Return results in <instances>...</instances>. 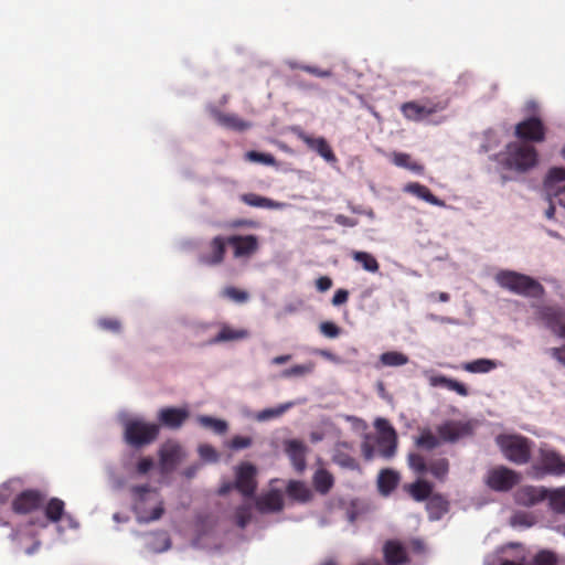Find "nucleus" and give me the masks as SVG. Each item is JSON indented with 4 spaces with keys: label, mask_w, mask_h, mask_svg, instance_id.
<instances>
[{
    "label": "nucleus",
    "mask_w": 565,
    "mask_h": 565,
    "mask_svg": "<svg viewBox=\"0 0 565 565\" xmlns=\"http://www.w3.org/2000/svg\"><path fill=\"white\" fill-rule=\"evenodd\" d=\"M494 280L501 288L515 295L540 298L544 294V287L537 280L514 270H500Z\"/></svg>",
    "instance_id": "1"
},
{
    "label": "nucleus",
    "mask_w": 565,
    "mask_h": 565,
    "mask_svg": "<svg viewBox=\"0 0 565 565\" xmlns=\"http://www.w3.org/2000/svg\"><path fill=\"white\" fill-rule=\"evenodd\" d=\"M501 157V163L505 168L518 172H526L536 166L539 154L534 146L513 141L507 145Z\"/></svg>",
    "instance_id": "2"
},
{
    "label": "nucleus",
    "mask_w": 565,
    "mask_h": 565,
    "mask_svg": "<svg viewBox=\"0 0 565 565\" xmlns=\"http://www.w3.org/2000/svg\"><path fill=\"white\" fill-rule=\"evenodd\" d=\"M497 445L505 459L515 465H525L531 459L533 441L521 435H499Z\"/></svg>",
    "instance_id": "3"
},
{
    "label": "nucleus",
    "mask_w": 565,
    "mask_h": 565,
    "mask_svg": "<svg viewBox=\"0 0 565 565\" xmlns=\"http://www.w3.org/2000/svg\"><path fill=\"white\" fill-rule=\"evenodd\" d=\"M159 435V426L143 420H129L125 425V440L135 448L151 444Z\"/></svg>",
    "instance_id": "4"
},
{
    "label": "nucleus",
    "mask_w": 565,
    "mask_h": 565,
    "mask_svg": "<svg viewBox=\"0 0 565 565\" xmlns=\"http://www.w3.org/2000/svg\"><path fill=\"white\" fill-rule=\"evenodd\" d=\"M407 463L417 476L423 477L429 472L439 481H445L449 472V461L447 458L433 459L427 463L423 455L411 452L407 456Z\"/></svg>",
    "instance_id": "5"
},
{
    "label": "nucleus",
    "mask_w": 565,
    "mask_h": 565,
    "mask_svg": "<svg viewBox=\"0 0 565 565\" xmlns=\"http://www.w3.org/2000/svg\"><path fill=\"white\" fill-rule=\"evenodd\" d=\"M532 475L534 478H543L546 475L564 476L565 459L552 449L541 448L537 460L532 465Z\"/></svg>",
    "instance_id": "6"
},
{
    "label": "nucleus",
    "mask_w": 565,
    "mask_h": 565,
    "mask_svg": "<svg viewBox=\"0 0 565 565\" xmlns=\"http://www.w3.org/2000/svg\"><path fill=\"white\" fill-rule=\"evenodd\" d=\"M546 126L539 116H530L518 122L514 128V136L524 143L543 142L546 138Z\"/></svg>",
    "instance_id": "7"
},
{
    "label": "nucleus",
    "mask_w": 565,
    "mask_h": 565,
    "mask_svg": "<svg viewBox=\"0 0 565 565\" xmlns=\"http://www.w3.org/2000/svg\"><path fill=\"white\" fill-rule=\"evenodd\" d=\"M447 104L443 102L425 100L419 103L416 100L403 103L399 107L403 116L411 121H423L424 119L446 109Z\"/></svg>",
    "instance_id": "8"
},
{
    "label": "nucleus",
    "mask_w": 565,
    "mask_h": 565,
    "mask_svg": "<svg viewBox=\"0 0 565 565\" xmlns=\"http://www.w3.org/2000/svg\"><path fill=\"white\" fill-rule=\"evenodd\" d=\"M520 479L521 477L516 471L504 466H499L489 470L486 483L494 491L507 492L516 486Z\"/></svg>",
    "instance_id": "9"
},
{
    "label": "nucleus",
    "mask_w": 565,
    "mask_h": 565,
    "mask_svg": "<svg viewBox=\"0 0 565 565\" xmlns=\"http://www.w3.org/2000/svg\"><path fill=\"white\" fill-rule=\"evenodd\" d=\"M544 190L548 200H556L565 207V168L550 169L544 180Z\"/></svg>",
    "instance_id": "10"
},
{
    "label": "nucleus",
    "mask_w": 565,
    "mask_h": 565,
    "mask_svg": "<svg viewBox=\"0 0 565 565\" xmlns=\"http://www.w3.org/2000/svg\"><path fill=\"white\" fill-rule=\"evenodd\" d=\"M376 427L380 430L376 440L377 451L382 457L390 459L395 455L397 448L396 431L385 419H377Z\"/></svg>",
    "instance_id": "11"
},
{
    "label": "nucleus",
    "mask_w": 565,
    "mask_h": 565,
    "mask_svg": "<svg viewBox=\"0 0 565 565\" xmlns=\"http://www.w3.org/2000/svg\"><path fill=\"white\" fill-rule=\"evenodd\" d=\"M256 467L249 462H243L236 468L235 488L246 498H252L257 488Z\"/></svg>",
    "instance_id": "12"
},
{
    "label": "nucleus",
    "mask_w": 565,
    "mask_h": 565,
    "mask_svg": "<svg viewBox=\"0 0 565 565\" xmlns=\"http://www.w3.org/2000/svg\"><path fill=\"white\" fill-rule=\"evenodd\" d=\"M227 244L233 249L234 258H249L259 249V238L256 235H231Z\"/></svg>",
    "instance_id": "13"
},
{
    "label": "nucleus",
    "mask_w": 565,
    "mask_h": 565,
    "mask_svg": "<svg viewBox=\"0 0 565 565\" xmlns=\"http://www.w3.org/2000/svg\"><path fill=\"white\" fill-rule=\"evenodd\" d=\"M536 317L547 329L557 337H562L565 331V312L556 306H542L536 311Z\"/></svg>",
    "instance_id": "14"
},
{
    "label": "nucleus",
    "mask_w": 565,
    "mask_h": 565,
    "mask_svg": "<svg viewBox=\"0 0 565 565\" xmlns=\"http://www.w3.org/2000/svg\"><path fill=\"white\" fill-rule=\"evenodd\" d=\"M45 495L39 490L22 491L12 502L14 512L25 514L43 507Z\"/></svg>",
    "instance_id": "15"
},
{
    "label": "nucleus",
    "mask_w": 565,
    "mask_h": 565,
    "mask_svg": "<svg viewBox=\"0 0 565 565\" xmlns=\"http://www.w3.org/2000/svg\"><path fill=\"white\" fill-rule=\"evenodd\" d=\"M160 468L164 473L171 472L175 469L178 463L183 459V448L173 441L166 443L160 451Z\"/></svg>",
    "instance_id": "16"
},
{
    "label": "nucleus",
    "mask_w": 565,
    "mask_h": 565,
    "mask_svg": "<svg viewBox=\"0 0 565 565\" xmlns=\"http://www.w3.org/2000/svg\"><path fill=\"white\" fill-rule=\"evenodd\" d=\"M548 493L543 487L524 486L515 492V501L520 505L533 507L548 498Z\"/></svg>",
    "instance_id": "17"
},
{
    "label": "nucleus",
    "mask_w": 565,
    "mask_h": 565,
    "mask_svg": "<svg viewBox=\"0 0 565 565\" xmlns=\"http://www.w3.org/2000/svg\"><path fill=\"white\" fill-rule=\"evenodd\" d=\"M227 237L215 236L209 245L210 252L203 254L200 257V262L207 266H217L223 263L226 246H227Z\"/></svg>",
    "instance_id": "18"
},
{
    "label": "nucleus",
    "mask_w": 565,
    "mask_h": 565,
    "mask_svg": "<svg viewBox=\"0 0 565 565\" xmlns=\"http://www.w3.org/2000/svg\"><path fill=\"white\" fill-rule=\"evenodd\" d=\"M188 417L189 412L185 408L177 407L162 408L158 414L160 424L170 429H179Z\"/></svg>",
    "instance_id": "19"
},
{
    "label": "nucleus",
    "mask_w": 565,
    "mask_h": 565,
    "mask_svg": "<svg viewBox=\"0 0 565 565\" xmlns=\"http://www.w3.org/2000/svg\"><path fill=\"white\" fill-rule=\"evenodd\" d=\"M298 137L308 146V148L316 151L327 162H337V157L332 148L323 137H311L302 131L299 132Z\"/></svg>",
    "instance_id": "20"
},
{
    "label": "nucleus",
    "mask_w": 565,
    "mask_h": 565,
    "mask_svg": "<svg viewBox=\"0 0 565 565\" xmlns=\"http://www.w3.org/2000/svg\"><path fill=\"white\" fill-rule=\"evenodd\" d=\"M384 561L387 565H403L408 562L406 547L396 540H388L383 546Z\"/></svg>",
    "instance_id": "21"
},
{
    "label": "nucleus",
    "mask_w": 565,
    "mask_h": 565,
    "mask_svg": "<svg viewBox=\"0 0 565 565\" xmlns=\"http://www.w3.org/2000/svg\"><path fill=\"white\" fill-rule=\"evenodd\" d=\"M249 335L248 331L245 329H235L226 323H222L220 326V331L209 338L204 344L214 345L224 342H232L246 339Z\"/></svg>",
    "instance_id": "22"
},
{
    "label": "nucleus",
    "mask_w": 565,
    "mask_h": 565,
    "mask_svg": "<svg viewBox=\"0 0 565 565\" xmlns=\"http://www.w3.org/2000/svg\"><path fill=\"white\" fill-rule=\"evenodd\" d=\"M256 508L262 513L279 512L284 508V500L280 492L273 490L257 498Z\"/></svg>",
    "instance_id": "23"
},
{
    "label": "nucleus",
    "mask_w": 565,
    "mask_h": 565,
    "mask_svg": "<svg viewBox=\"0 0 565 565\" xmlns=\"http://www.w3.org/2000/svg\"><path fill=\"white\" fill-rule=\"evenodd\" d=\"M306 446L300 440L292 439L287 443V455L298 472H302L306 468Z\"/></svg>",
    "instance_id": "24"
},
{
    "label": "nucleus",
    "mask_w": 565,
    "mask_h": 565,
    "mask_svg": "<svg viewBox=\"0 0 565 565\" xmlns=\"http://www.w3.org/2000/svg\"><path fill=\"white\" fill-rule=\"evenodd\" d=\"M433 483L422 477L405 486L406 492L417 502L428 500L433 495Z\"/></svg>",
    "instance_id": "25"
},
{
    "label": "nucleus",
    "mask_w": 565,
    "mask_h": 565,
    "mask_svg": "<svg viewBox=\"0 0 565 565\" xmlns=\"http://www.w3.org/2000/svg\"><path fill=\"white\" fill-rule=\"evenodd\" d=\"M439 440L456 443L467 433L466 426L456 422H446L437 427Z\"/></svg>",
    "instance_id": "26"
},
{
    "label": "nucleus",
    "mask_w": 565,
    "mask_h": 565,
    "mask_svg": "<svg viewBox=\"0 0 565 565\" xmlns=\"http://www.w3.org/2000/svg\"><path fill=\"white\" fill-rule=\"evenodd\" d=\"M404 192L413 194L417 196L418 199L424 200L425 202L436 205V206H444L445 202L434 195L431 191L426 186L418 182H409L404 186Z\"/></svg>",
    "instance_id": "27"
},
{
    "label": "nucleus",
    "mask_w": 565,
    "mask_h": 565,
    "mask_svg": "<svg viewBox=\"0 0 565 565\" xmlns=\"http://www.w3.org/2000/svg\"><path fill=\"white\" fill-rule=\"evenodd\" d=\"M399 482L398 472L392 469H383L377 477V489L382 495H388Z\"/></svg>",
    "instance_id": "28"
},
{
    "label": "nucleus",
    "mask_w": 565,
    "mask_h": 565,
    "mask_svg": "<svg viewBox=\"0 0 565 565\" xmlns=\"http://www.w3.org/2000/svg\"><path fill=\"white\" fill-rule=\"evenodd\" d=\"M430 520L441 519L449 510V502L441 494H433L426 504Z\"/></svg>",
    "instance_id": "29"
},
{
    "label": "nucleus",
    "mask_w": 565,
    "mask_h": 565,
    "mask_svg": "<svg viewBox=\"0 0 565 565\" xmlns=\"http://www.w3.org/2000/svg\"><path fill=\"white\" fill-rule=\"evenodd\" d=\"M431 386H444L450 391L456 392L460 396H468L469 391L463 383L458 382L455 379L447 377L445 375H435L429 379Z\"/></svg>",
    "instance_id": "30"
},
{
    "label": "nucleus",
    "mask_w": 565,
    "mask_h": 565,
    "mask_svg": "<svg viewBox=\"0 0 565 565\" xmlns=\"http://www.w3.org/2000/svg\"><path fill=\"white\" fill-rule=\"evenodd\" d=\"M392 162L417 174H423L425 170L422 163L414 161L412 156L405 152H393Z\"/></svg>",
    "instance_id": "31"
},
{
    "label": "nucleus",
    "mask_w": 565,
    "mask_h": 565,
    "mask_svg": "<svg viewBox=\"0 0 565 565\" xmlns=\"http://www.w3.org/2000/svg\"><path fill=\"white\" fill-rule=\"evenodd\" d=\"M315 489L321 493L327 494L334 484L333 476L326 469H318L312 478Z\"/></svg>",
    "instance_id": "32"
},
{
    "label": "nucleus",
    "mask_w": 565,
    "mask_h": 565,
    "mask_svg": "<svg viewBox=\"0 0 565 565\" xmlns=\"http://www.w3.org/2000/svg\"><path fill=\"white\" fill-rule=\"evenodd\" d=\"M287 494L299 502H308L312 498L311 490L301 481H290L287 486Z\"/></svg>",
    "instance_id": "33"
},
{
    "label": "nucleus",
    "mask_w": 565,
    "mask_h": 565,
    "mask_svg": "<svg viewBox=\"0 0 565 565\" xmlns=\"http://www.w3.org/2000/svg\"><path fill=\"white\" fill-rule=\"evenodd\" d=\"M239 199L245 204L254 207L278 209L281 206L280 203L255 193H244L239 196Z\"/></svg>",
    "instance_id": "34"
},
{
    "label": "nucleus",
    "mask_w": 565,
    "mask_h": 565,
    "mask_svg": "<svg viewBox=\"0 0 565 565\" xmlns=\"http://www.w3.org/2000/svg\"><path fill=\"white\" fill-rule=\"evenodd\" d=\"M64 502L58 498H52L44 508L45 516L52 523L61 521L64 513Z\"/></svg>",
    "instance_id": "35"
},
{
    "label": "nucleus",
    "mask_w": 565,
    "mask_h": 565,
    "mask_svg": "<svg viewBox=\"0 0 565 565\" xmlns=\"http://www.w3.org/2000/svg\"><path fill=\"white\" fill-rule=\"evenodd\" d=\"M495 367V361L490 359H478L471 362H467L462 365V369L470 373H488Z\"/></svg>",
    "instance_id": "36"
},
{
    "label": "nucleus",
    "mask_w": 565,
    "mask_h": 565,
    "mask_svg": "<svg viewBox=\"0 0 565 565\" xmlns=\"http://www.w3.org/2000/svg\"><path fill=\"white\" fill-rule=\"evenodd\" d=\"M352 258L361 264V266L370 273H376L380 269V265L376 258L366 252H353Z\"/></svg>",
    "instance_id": "37"
},
{
    "label": "nucleus",
    "mask_w": 565,
    "mask_h": 565,
    "mask_svg": "<svg viewBox=\"0 0 565 565\" xmlns=\"http://www.w3.org/2000/svg\"><path fill=\"white\" fill-rule=\"evenodd\" d=\"M216 118H217L218 122L222 124L223 126L235 129V130L242 131L249 127L248 122L241 119L236 115L217 113Z\"/></svg>",
    "instance_id": "38"
},
{
    "label": "nucleus",
    "mask_w": 565,
    "mask_h": 565,
    "mask_svg": "<svg viewBox=\"0 0 565 565\" xmlns=\"http://www.w3.org/2000/svg\"><path fill=\"white\" fill-rule=\"evenodd\" d=\"M415 444L419 448L433 450L440 445V440L439 437L435 436L430 429L426 428L420 431Z\"/></svg>",
    "instance_id": "39"
},
{
    "label": "nucleus",
    "mask_w": 565,
    "mask_h": 565,
    "mask_svg": "<svg viewBox=\"0 0 565 565\" xmlns=\"http://www.w3.org/2000/svg\"><path fill=\"white\" fill-rule=\"evenodd\" d=\"M380 361L385 366H402L408 363V356L397 351H388L380 355Z\"/></svg>",
    "instance_id": "40"
},
{
    "label": "nucleus",
    "mask_w": 565,
    "mask_h": 565,
    "mask_svg": "<svg viewBox=\"0 0 565 565\" xmlns=\"http://www.w3.org/2000/svg\"><path fill=\"white\" fill-rule=\"evenodd\" d=\"M198 422L201 426L212 429L214 433L222 435L225 434L228 426L223 419L213 418L211 416L202 415L199 416Z\"/></svg>",
    "instance_id": "41"
},
{
    "label": "nucleus",
    "mask_w": 565,
    "mask_h": 565,
    "mask_svg": "<svg viewBox=\"0 0 565 565\" xmlns=\"http://www.w3.org/2000/svg\"><path fill=\"white\" fill-rule=\"evenodd\" d=\"M551 509L559 514H565V487L548 493Z\"/></svg>",
    "instance_id": "42"
},
{
    "label": "nucleus",
    "mask_w": 565,
    "mask_h": 565,
    "mask_svg": "<svg viewBox=\"0 0 565 565\" xmlns=\"http://www.w3.org/2000/svg\"><path fill=\"white\" fill-rule=\"evenodd\" d=\"M291 406H292V403H286V404H281V405H279L277 407H274V408H266V409H263V411L258 412L256 414L255 418L258 422L270 420L273 418H277V417L281 416Z\"/></svg>",
    "instance_id": "43"
},
{
    "label": "nucleus",
    "mask_w": 565,
    "mask_h": 565,
    "mask_svg": "<svg viewBox=\"0 0 565 565\" xmlns=\"http://www.w3.org/2000/svg\"><path fill=\"white\" fill-rule=\"evenodd\" d=\"M315 363L309 362L306 364L294 365L290 369H286L281 372L282 377L302 376L305 374L312 373L315 370Z\"/></svg>",
    "instance_id": "44"
},
{
    "label": "nucleus",
    "mask_w": 565,
    "mask_h": 565,
    "mask_svg": "<svg viewBox=\"0 0 565 565\" xmlns=\"http://www.w3.org/2000/svg\"><path fill=\"white\" fill-rule=\"evenodd\" d=\"M533 565H558V557L552 551L541 550L533 557Z\"/></svg>",
    "instance_id": "45"
},
{
    "label": "nucleus",
    "mask_w": 565,
    "mask_h": 565,
    "mask_svg": "<svg viewBox=\"0 0 565 565\" xmlns=\"http://www.w3.org/2000/svg\"><path fill=\"white\" fill-rule=\"evenodd\" d=\"M245 159L250 162L263 163L266 166H273L276 162V159L270 153H263L255 150L247 151L245 153Z\"/></svg>",
    "instance_id": "46"
},
{
    "label": "nucleus",
    "mask_w": 565,
    "mask_h": 565,
    "mask_svg": "<svg viewBox=\"0 0 565 565\" xmlns=\"http://www.w3.org/2000/svg\"><path fill=\"white\" fill-rule=\"evenodd\" d=\"M252 520V508L250 505H239L235 510V522L241 527L244 529Z\"/></svg>",
    "instance_id": "47"
},
{
    "label": "nucleus",
    "mask_w": 565,
    "mask_h": 565,
    "mask_svg": "<svg viewBox=\"0 0 565 565\" xmlns=\"http://www.w3.org/2000/svg\"><path fill=\"white\" fill-rule=\"evenodd\" d=\"M223 297H226L235 302L243 303L249 298V295L245 290L237 289L235 287H226L222 291Z\"/></svg>",
    "instance_id": "48"
},
{
    "label": "nucleus",
    "mask_w": 565,
    "mask_h": 565,
    "mask_svg": "<svg viewBox=\"0 0 565 565\" xmlns=\"http://www.w3.org/2000/svg\"><path fill=\"white\" fill-rule=\"evenodd\" d=\"M333 462L340 467L354 470L358 468L356 460L348 454L339 452L333 456Z\"/></svg>",
    "instance_id": "49"
},
{
    "label": "nucleus",
    "mask_w": 565,
    "mask_h": 565,
    "mask_svg": "<svg viewBox=\"0 0 565 565\" xmlns=\"http://www.w3.org/2000/svg\"><path fill=\"white\" fill-rule=\"evenodd\" d=\"M97 324L100 329L113 333H118L121 329L120 321L115 318H102L98 320Z\"/></svg>",
    "instance_id": "50"
},
{
    "label": "nucleus",
    "mask_w": 565,
    "mask_h": 565,
    "mask_svg": "<svg viewBox=\"0 0 565 565\" xmlns=\"http://www.w3.org/2000/svg\"><path fill=\"white\" fill-rule=\"evenodd\" d=\"M200 457L209 462H215L218 459V454L211 445H201L199 447Z\"/></svg>",
    "instance_id": "51"
},
{
    "label": "nucleus",
    "mask_w": 565,
    "mask_h": 565,
    "mask_svg": "<svg viewBox=\"0 0 565 565\" xmlns=\"http://www.w3.org/2000/svg\"><path fill=\"white\" fill-rule=\"evenodd\" d=\"M253 439L248 436H234L231 440L230 447L234 450H241L252 446Z\"/></svg>",
    "instance_id": "52"
},
{
    "label": "nucleus",
    "mask_w": 565,
    "mask_h": 565,
    "mask_svg": "<svg viewBox=\"0 0 565 565\" xmlns=\"http://www.w3.org/2000/svg\"><path fill=\"white\" fill-rule=\"evenodd\" d=\"M319 328L321 333L328 338H337L341 332L340 328L330 321L322 322Z\"/></svg>",
    "instance_id": "53"
},
{
    "label": "nucleus",
    "mask_w": 565,
    "mask_h": 565,
    "mask_svg": "<svg viewBox=\"0 0 565 565\" xmlns=\"http://www.w3.org/2000/svg\"><path fill=\"white\" fill-rule=\"evenodd\" d=\"M300 68L309 74L317 76V77L324 78V77H330L332 75V72L330 70H321L316 66L303 65Z\"/></svg>",
    "instance_id": "54"
},
{
    "label": "nucleus",
    "mask_w": 565,
    "mask_h": 565,
    "mask_svg": "<svg viewBox=\"0 0 565 565\" xmlns=\"http://www.w3.org/2000/svg\"><path fill=\"white\" fill-rule=\"evenodd\" d=\"M153 467V460L150 457H145L139 460L137 463V471L140 475L148 473Z\"/></svg>",
    "instance_id": "55"
},
{
    "label": "nucleus",
    "mask_w": 565,
    "mask_h": 565,
    "mask_svg": "<svg viewBox=\"0 0 565 565\" xmlns=\"http://www.w3.org/2000/svg\"><path fill=\"white\" fill-rule=\"evenodd\" d=\"M349 299V291L345 289H338L332 298V305L333 306H341L345 303Z\"/></svg>",
    "instance_id": "56"
},
{
    "label": "nucleus",
    "mask_w": 565,
    "mask_h": 565,
    "mask_svg": "<svg viewBox=\"0 0 565 565\" xmlns=\"http://www.w3.org/2000/svg\"><path fill=\"white\" fill-rule=\"evenodd\" d=\"M231 226L234 228H238V227L256 228V227H258V223L254 220L241 218V220L233 221L231 223Z\"/></svg>",
    "instance_id": "57"
},
{
    "label": "nucleus",
    "mask_w": 565,
    "mask_h": 565,
    "mask_svg": "<svg viewBox=\"0 0 565 565\" xmlns=\"http://www.w3.org/2000/svg\"><path fill=\"white\" fill-rule=\"evenodd\" d=\"M334 221L337 224L348 227H354L358 225V220L345 216L343 214L335 215Z\"/></svg>",
    "instance_id": "58"
},
{
    "label": "nucleus",
    "mask_w": 565,
    "mask_h": 565,
    "mask_svg": "<svg viewBox=\"0 0 565 565\" xmlns=\"http://www.w3.org/2000/svg\"><path fill=\"white\" fill-rule=\"evenodd\" d=\"M131 492L136 499L141 501L150 492V487L149 484L135 486L131 488Z\"/></svg>",
    "instance_id": "59"
},
{
    "label": "nucleus",
    "mask_w": 565,
    "mask_h": 565,
    "mask_svg": "<svg viewBox=\"0 0 565 565\" xmlns=\"http://www.w3.org/2000/svg\"><path fill=\"white\" fill-rule=\"evenodd\" d=\"M512 525H525L530 526L532 522L529 520V515L525 513H515L511 519Z\"/></svg>",
    "instance_id": "60"
},
{
    "label": "nucleus",
    "mask_w": 565,
    "mask_h": 565,
    "mask_svg": "<svg viewBox=\"0 0 565 565\" xmlns=\"http://www.w3.org/2000/svg\"><path fill=\"white\" fill-rule=\"evenodd\" d=\"M316 287L321 292L327 291L332 287V280L328 276H322L316 280Z\"/></svg>",
    "instance_id": "61"
},
{
    "label": "nucleus",
    "mask_w": 565,
    "mask_h": 565,
    "mask_svg": "<svg viewBox=\"0 0 565 565\" xmlns=\"http://www.w3.org/2000/svg\"><path fill=\"white\" fill-rule=\"evenodd\" d=\"M163 512H164V509H163L162 504H159L158 507H156L152 510L150 516L139 518V521L140 522H150V521L159 520L162 516Z\"/></svg>",
    "instance_id": "62"
},
{
    "label": "nucleus",
    "mask_w": 565,
    "mask_h": 565,
    "mask_svg": "<svg viewBox=\"0 0 565 565\" xmlns=\"http://www.w3.org/2000/svg\"><path fill=\"white\" fill-rule=\"evenodd\" d=\"M551 355L557 360L561 364L565 365V347L564 348H552L550 350Z\"/></svg>",
    "instance_id": "63"
},
{
    "label": "nucleus",
    "mask_w": 565,
    "mask_h": 565,
    "mask_svg": "<svg viewBox=\"0 0 565 565\" xmlns=\"http://www.w3.org/2000/svg\"><path fill=\"white\" fill-rule=\"evenodd\" d=\"M315 353L327 359V360H330V361L338 360V358L332 352H330L328 350L319 349V350H316Z\"/></svg>",
    "instance_id": "64"
}]
</instances>
